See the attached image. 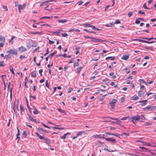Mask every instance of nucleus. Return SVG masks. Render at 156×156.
<instances>
[{
    "label": "nucleus",
    "instance_id": "1",
    "mask_svg": "<svg viewBox=\"0 0 156 156\" xmlns=\"http://www.w3.org/2000/svg\"><path fill=\"white\" fill-rule=\"evenodd\" d=\"M35 134L37 136L39 137L40 139L41 140H44V141L43 142L44 143H46L48 146L51 144V141L50 139H48V138H45L44 136H42L39 134L37 132Z\"/></svg>",
    "mask_w": 156,
    "mask_h": 156
},
{
    "label": "nucleus",
    "instance_id": "2",
    "mask_svg": "<svg viewBox=\"0 0 156 156\" xmlns=\"http://www.w3.org/2000/svg\"><path fill=\"white\" fill-rule=\"evenodd\" d=\"M108 119H111L113 120H116V122H113V121H107L109 122H111L112 123L115 124H117L119 125H121V121H120L117 118H111V117H109L108 118ZM106 122L107 121H106Z\"/></svg>",
    "mask_w": 156,
    "mask_h": 156
},
{
    "label": "nucleus",
    "instance_id": "3",
    "mask_svg": "<svg viewBox=\"0 0 156 156\" xmlns=\"http://www.w3.org/2000/svg\"><path fill=\"white\" fill-rule=\"evenodd\" d=\"M139 115H137L135 116H133L130 118L132 122L134 124L135 123L136 121H140Z\"/></svg>",
    "mask_w": 156,
    "mask_h": 156
},
{
    "label": "nucleus",
    "instance_id": "4",
    "mask_svg": "<svg viewBox=\"0 0 156 156\" xmlns=\"http://www.w3.org/2000/svg\"><path fill=\"white\" fill-rule=\"evenodd\" d=\"M133 41H138L140 42H142L143 43H147L148 44L153 43H156V41H146L145 40H141V39H133Z\"/></svg>",
    "mask_w": 156,
    "mask_h": 156
},
{
    "label": "nucleus",
    "instance_id": "5",
    "mask_svg": "<svg viewBox=\"0 0 156 156\" xmlns=\"http://www.w3.org/2000/svg\"><path fill=\"white\" fill-rule=\"evenodd\" d=\"M156 109V106H153L151 105H149L147 106L145 108H143L144 111H152L153 109Z\"/></svg>",
    "mask_w": 156,
    "mask_h": 156
},
{
    "label": "nucleus",
    "instance_id": "6",
    "mask_svg": "<svg viewBox=\"0 0 156 156\" xmlns=\"http://www.w3.org/2000/svg\"><path fill=\"white\" fill-rule=\"evenodd\" d=\"M91 41L94 43H96L99 42H102L103 41H105L101 39L95 38L94 37H93V39L91 40Z\"/></svg>",
    "mask_w": 156,
    "mask_h": 156
},
{
    "label": "nucleus",
    "instance_id": "7",
    "mask_svg": "<svg viewBox=\"0 0 156 156\" xmlns=\"http://www.w3.org/2000/svg\"><path fill=\"white\" fill-rule=\"evenodd\" d=\"M6 53L8 54H13L14 55H16L17 54V51L14 49H12L7 51Z\"/></svg>",
    "mask_w": 156,
    "mask_h": 156
},
{
    "label": "nucleus",
    "instance_id": "8",
    "mask_svg": "<svg viewBox=\"0 0 156 156\" xmlns=\"http://www.w3.org/2000/svg\"><path fill=\"white\" fill-rule=\"evenodd\" d=\"M106 140L108 142H110L113 144H115L116 142V140L115 139L111 138H107L106 139Z\"/></svg>",
    "mask_w": 156,
    "mask_h": 156
},
{
    "label": "nucleus",
    "instance_id": "9",
    "mask_svg": "<svg viewBox=\"0 0 156 156\" xmlns=\"http://www.w3.org/2000/svg\"><path fill=\"white\" fill-rule=\"evenodd\" d=\"M18 49L20 52H24L27 50V49L25 47L23 46H21V47L19 48Z\"/></svg>",
    "mask_w": 156,
    "mask_h": 156
},
{
    "label": "nucleus",
    "instance_id": "10",
    "mask_svg": "<svg viewBox=\"0 0 156 156\" xmlns=\"http://www.w3.org/2000/svg\"><path fill=\"white\" fill-rule=\"evenodd\" d=\"M129 55H124L122 56L121 59L126 60L129 58Z\"/></svg>",
    "mask_w": 156,
    "mask_h": 156
},
{
    "label": "nucleus",
    "instance_id": "11",
    "mask_svg": "<svg viewBox=\"0 0 156 156\" xmlns=\"http://www.w3.org/2000/svg\"><path fill=\"white\" fill-rule=\"evenodd\" d=\"M0 41L2 42V43H4L5 41V38L4 36L1 35H0Z\"/></svg>",
    "mask_w": 156,
    "mask_h": 156
},
{
    "label": "nucleus",
    "instance_id": "12",
    "mask_svg": "<svg viewBox=\"0 0 156 156\" xmlns=\"http://www.w3.org/2000/svg\"><path fill=\"white\" fill-rule=\"evenodd\" d=\"M139 148L140 149L143 150V151H144L145 152H149L150 151H148V149L147 148H146L143 147H140Z\"/></svg>",
    "mask_w": 156,
    "mask_h": 156
},
{
    "label": "nucleus",
    "instance_id": "13",
    "mask_svg": "<svg viewBox=\"0 0 156 156\" xmlns=\"http://www.w3.org/2000/svg\"><path fill=\"white\" fill-rule=\"evenodd\" d=\"M144 93L143 91H140L138 94V95L139 97H143L144 96Z\"/></svg>",
    "mask_w": 156,
    "mask_h": 156
},
{
    "label": "nucleus",
    "instance_id": "14",
    "mask_svg": "<svg viewBox=\"0 0 156 156\" xmlns=\"http://www.w3.org/2000/svg\"><path fill=\"white\" fill-rule=\"evenodd\" d=\"M53 1V0H52L50 1V2H52ZM49 2V1H46L44 2H43L41 4L40 6H42L43 5H47L46 4L48 3Z\"/></svg>",
    "mask_w": 156,
    "mask_h": 156
},
{
    "label": "nucleus",
    "instance_id": "15",
    "mask_svg": "<svg viewBox=\"0 0 156 156\" xmlns=\"http://www.w3.org/2000/svg\"><path fill=\"white\" fill-rule=\"evenodd\" d=\"M9 69L10 70V71L12 73V74H13L14 75H15V73L14 72L13 69L12 67V66H9Z\"/></svg>",
    "mask_w": 156,
    "mask_h": 156
},
{
    "label": "nucleus",
    "instance_id": "16",
    "mask_svg": "<svg viewBox=\"0 0 156 156\" xmlns=\"http://www.w3.org/2000/svg\"><path fill=\"white\" fill-rule=\"evenodd\" d=\"M26 102H27V107L28 108L29 112H31V108H30L29 107V104H28V100L26 98Z\"/></svg>",
    "mask_w": 156,
    "mask_h": 156
},
{
    "label": "nucleus",
    "instance_id": "17",
    "mask_svg": "<svg viewBox=\"0 0 156 156\" xmlns=\"http://www.w3.org/2000/svg\"><path fill=\"white\" fill-rule=\"evenodd\" d=\"M57 110L58 112H60L61 113H63L64 114H66V112L62 110L61 108H58L57 109Z\"/></svg>",
    "mask_w": 156,
    "mask_h": 156
},
{
    "label": "nucleus",
    "instance_id": "18",
    "mask_svg": "<svg viewBox=\"0 0 156 156\" xmlns=\"http://www.w3.org/2000/svg\"><path fill=\"white\" fill-rule=\"evenodd\" d=\"M28 119L29 120H30L31 121L34 122L35 121V119H33V118L30 115L28 114Z\"/></svg>",
    "mask_w": 156,
    "mask_h": 156
},
{
    "label": "nucleus",
    "instance_id": "19",
    "mask_svg": "<svg viewBox=\"0 0 156 156\" xmlns=\"http://www.w3.org/2000/svg\"><path fill=\"white\" fill-rule=\"evenodd\" d=\"M58 22L59 23H65V22H66L67 21V20H65V19H64V20H58Z\"/></svg>",
    "mask_w": 156,
    "mask_h": 156
},
{
    "label": "nucleus",
    "instance_id": "20",
    "mask_svg": "<svg viewBox=\"0 0 156 156\" xmlns=\"http://www.w3.org/2000/svg\"><path fill=\"white\" fill-rule=\"evenodd\" d=\"M83 25L84 26V27H91V25L90 23H86L84 24H83Z\"/></svg>",
    "mask_w": 156,
    "mask_h": 156
},
{
    "label": "nucleus",
    "instance_id": "21",
    "mask_svg": "<svg viewBox=\"0 0 156 156\" xmlns=\"http://www.w3.org/2000/svg\"><path fill=\"white\" fill-rule=\"evenodd\" d=\"M140 118V122H142V121L140 120H145V117L143 115H141V116L139 115Z\"/></svg>",
    "mask_w": 156,
    "mask_h": 156
},
{
    "label": "nucleus",
    "instance_id": "22",
    "mask_svg": "<svg viewBox=\"0 0 156 156\" xmlns=\"http://www.w3.org/2000/svg\"><path fill=\"white\" fill-rule=\"evenodd\" d=\"M138 81L140 82V83H144L147 85V83L143 79H140L138 80Z\"/></svg>",
    "mask_w": 156,
    "mask_h": 156
},
{
    "label": "nucleus",
    "instance_id": "23",
    "mask_svg": "<svg viewBox=\"0 0 156 156\" xmlns=\"http://www.w3.org/2000/svg\"><path fill=\"white\" fill-rule=\"evenodd\" d=\"M52 18H53V16H51V17L49 16H44V17H41V18H40L39 19H40V20H42V19H45V18H47V19H51Z\"/></svg>",
    "mask_w": 156,
    "mask_h": 156
},
{
    "label": "nucleus",
    "instance_id": "24",
    "mask_svg": "<svg viewBox=\"0 0 156 156\" xmlns=\"http://www.w3.org/2000/svg\"><path fill=\"white\" fill-rule=\"evenodd\" d=\"M31 76L32 77H34V78L36 77V75L34 71H33V72H31Z\"/></svg>",
    "mask_w": 156,
    "mask_h": 156
},
{
    "label": "nucleus",
    "instance_id": "25",
    "mask_svg": "<svg viewBox=\"0 0 156 156\" xmlns=\"http://www.w3.org/2000/svg\"><path fill=\"white\" fill-rule=\"evenodd\" d=\"M118 101L115 99H113L111 101V102H110L111 104H115Z\"/></svg>",
    "mask_w": 156,
    "mask_h": 156
},
{
    "label": "nucleus",
    "instance_id": "26",
    "mask_svg": "<svg viewBox=\"0 0 156 156\" xmlns=\"http://www.w3.org/2000/svg\"><path fill=\"white\" fill-rule=\"evenodd\" d=\"M83 68V67H81L77 68V71L76 72V73H79L80 71H81V69Z\"/></svg>",
    "mask_w": 156,
    "mask_h": 156
},
{
    "label": "nucleus",
    "instance_id": "27",
    "mask_svg": "<svg viewBox=\"0 0 156 156\" xmlns=\"http://www.w3.org/2000/svg\"><path fill=\"white\" fill-rule=\"evenodd\" d=\"M26 3H25L24 4H23V5H18V7H20V6H21L22 8V9H24V8H25L26 6Z\"/></svg>",
    "mask_w": 156,
    "mask_h": 156
},
{
    "label": "nucleus",
    "instance_id": "28",
    "mask_svg": "<svg viewBox=\"0 0 156 156\" xmlns=\"http://www.w3.org/2000/svg\"><path fill=\"white\" fill-rule=\"evenodd\" d=\"M142 38L143 39L147 40L148 41H150V40H151L154 39V37H151L150 38H147V37H144V38Z\"/></svg>",
    "mask_w": 156,
    "mask_h": 156
},
{
    "label": "nucleus",
    "instance_id": "29",
    "mask_svg": "<svg viewBox=\"0 0 156 156\" xmlns=\"http://www.w3.org/2000/svg\"><path fill=\"white\" fill-rule=\"evenodd\" d=\"M139 98V97L138 96H136V97H134V96H133L131 97V99L132 100H136Z\"/></svg>",
    "mask_w": 156,
    "mask_h": 156
},
{
    "label": "nucleus",
    "instance_id": "30",
    "mask_svg": "<svg viewBox=\"0 0 156 156\" xmlns=\"http://www.w3.org/2000/svg\"><path fill=\"white\" fill-rule=\"evenodd\" d=\"M91 27H92V29H95V30H101V29H98V28H96V27H95L94 26H93V25H92L91 26Z\"/></svg>",
    "mask_w": 156,
    "mask_h": 156
},
{
    "label": "nucleus",
    "instance_id": "31",
    "mask_svg": "<svg viewBox=\"0 0 156 156\" xmlns=\"http://www.w3.org/2000/svg\"><path fill=\"white\" fill-rule=\"evenodd\" d=\"M5 66V64L4 63L3 61L0 62V67H4Z\"/></svg>",
    "mask_w": 156,
    "mask_h": 156
},
{
    "label": "nucleus",
    "instance_id": "32",
    "mask_svg": "<svg viewBox=\"0 0 156 156\" xmlns=\"http://www.w3.org/2000/svg\"><path fill=\"white\" fill-rule=\"evenodd\" d=\"M121 134H117V133H113V136H116V137L119 138H121V137H120V136Z\"/></svg>",
    "mask_w": 156,
    "mask_h": 156
},
{
    "label": "nucleus",
    "instance_id": "33",
    "mask_svg": "<svg viewBox=\"0 0 156 156\" xmlns=\"http://www.w3.org/2000/svg\"><path fill=\"white\" fill-rule=\"evenodd\" d=\"M109 79L108 78H106L105 79L103 80V81L106 83H109Z\"/></svg>",
    "mask_w": 156,
    "mask_h": 156
},
{
    "label": "nucleus",
    "instance_id": "34",
    "mask_svg": "<svg viewBox=\"0 0 156 156\" xmlns=\"http://www.w3.org/2000/svg\"><path fill=\"white\" fill-rule=\"evenodd\" d=\"M114 24L112 23H110L108 24H106L105 25V26L106 27H112L113 25Z\"/></svg>",
    "mask_w": 156,
    "mask_h": 156
},
{
    "label": "nucleus",
    "instance_id": "35",
    "mask_svg": "<svg viewBox=\"0 0 156 156\" xmlns=\"http://www.w3.org/2000/svg\"><path fill=\"white\" fill-rule=\"evenodd\" d=\"M33 113L34 114L37 115L39 113V112L37 109H35L34 111H33Z\"/></svg>",
    "mask_w": 156,
    "mask_h": 156
},
{
    "label": "nucleus",
    "instance_id": "36",
    "mask_svg": "<svg viewBox=\"0 0 156 156\" xmlns=\"http://www.w3.org/2000/svg\"><path fill=\"white\" fill-rule=\"evenodd\" d=\"M20 111H24V110L23 106L22 105L20 106Z\"/></svg>",
    "mask_w": 156,
    "mask_h": 156
},
{
    "label": "nucleus",
    "instance_id": "37",
    "mask_svg": "<svg viewBox=\"0 0 156 156\" xmlns=\"http://www.w3.org/2000/svg\"><path fill=\"white\" fill-rule=\"evenodd\" d=\"M109 104L111 105L112 108L113 109L114 108L115 105V104H111V103H110Z\"/></svg>",
    "mask_w": 156,
    "mask_h": 156
},
{
    "label": "nucleus",
    "instance_id": "38",
    "mask_svg": "<svg viewBox=\"0 0 156 156\" xmlns=\"http://www.w3.org/2000/svg\"><path fill=\"white\" fill-rule=\"evenodd\" d=\"M142 103H142V104H140L139 105H138V106L140 105L142 107V106L145 105L147 104L146 102H142Z\"/></svg>",
    "mask_w": 156,
    "mask_h": 156
},
{
    "label": "nucleus",
    "instance_id": "39",
    "mask_svg": "<svg viewBox=\"0 0 156 156\" xmlns=\"http://www.w3.org/2000/svg\"><path fill=\"white\" fill-rule=\"evenodd\" d=\"M47 39L48 40L49 44H52L54 43V41H51L48 38H47Z\"/></svg>",
    "mask_w": 156,
    "mask_h": 156
},
{
    "label": "nucleus",
    "instance_id": "40",
    "mask_svg": "<svg viewBox=\"0 0 156 156\" xmlns=\"http://www.w3.org/2000/svg\"><path fill=\"white\" fill-rule=\"evenodd\" d=\"M145 48L146 49L151 50L152 51H153V50L152 49H151V47L146 46L145 47Z\"/></svg>",
    "mask_w": 156,
    "mask_h": 156
},
{
    "label": "nucleus",
    "instance_id": "41",
    "mask_svg": "<svg viewBox=\"0 0 156 156\" xmlns=\"http://www.w3.org/2000/svg\"><path fill=\"white\" fill-rule=\"evenodd\" d=\"M3 8L5 10V11H8V9L7 8V7L5 5H3L2 6Z\"/></svg>",
    "mask_w": 156,
    "mask_h": 156
},
{
    "label": "nucleus",
    "instance_id": "42",
    "mask_svg": "<svg viewBox=\"0 0 156 156\" xmlns=\"http://www.w3.org/2000/svg\"><path fill=\"white\" fill-rule=\"evenodd\" d=\"M120 21L119 20H117L115 21V23H113L114 24L120 23Z\"/></svg>",
    "mask_w": 156,
    "mask_h": 156
},
{
    "label": "nucleus",
    "instance_id": "43",
    "mask_svg": "<svg viewBox=\"0 0 156 156\" xmlns=\"http://www.w3.org/2000/svg\"><path fill=\"white\" fill-rule=\"evenodd\" d=\"M49 49L48 48H47L46 50V52L44 54V56L46 55L49 53Z\"/></svg>",
    "mask_w": 156,
    "mask_h": 156
},
{
    "label": "nucleus",
    "instance_id": "44",
    "mask_svg": "<svg viewBox=\"0 0 156 156\" xmlns=\"http://www.w3.org/2000/svg\"><path fill=\"white\" fill-rule=\"evenodd\" d=\"M133 15V12H130L128 13V16L129 17H131Z\"/></svg>",
    "mask_w": 156,
    "mask_h": 156
},
{
    "label": "nucleus",
    "instance_id": "45",
    "mask_svg": "<svg viewBox=\"0 0 156 156\" xmlns=\"http://www.w3.org/2000/svg\"><path fill=\"white\" fill-rule=\"evenodd\" d=\"M41 124L42 125L45 127L48 128V129H50V127H49L46 125H45L44 123H41Z\"/></svg>",
    "mask_w": 156,
    "mask_h": 156
},
{
    "label": "nucleus",
    "instance_id": "46",
    "mask_svg": "<svg viewBox=\"0 0 156 156\" xmlns=\"http://www.w3.org/2000/svg\"><path fill=\"white\" fill-rule=\"evenodd\" d=\"M101 135V134L99 135H96L94 136L95 138H100V137Z\"/></svg>",
    "mask_w": 156,
    "mask_h": 156
},
{
    "label": "nucleus",
    "instance_id": "47",
    "mask_svg": "<svg viewBox=\"0 0 156 156\" xmlns=\"http://www.w3.org/2000/svg\"><path fill=\"white\" fill-rule=\"evenodd\" d=\"M139 20H140L139 19H138V18H137L135 22V23L136 24L140 23V21H139Z\"/></svg>",
    "mask_w": 156,
    "mask_h": 156
},
{
    "label": "nucleus",
    "instance_id": "48",
    "mask_svg": "<svg viewBox=\"0 0 156 156\" xmlns=\"http://www.w3.org/2000/svg\"><path fill=\"white\" fill-rule=\"evenodd\" d=\"M45 86L49 88V84L48 83V80H47L46 81L45 83Z\"/></svg>",
    "mask_w": 156,
    "mask_h": 156
},
{
    "label": "nucleus",
    "instance_id": "49",
    "mask_svg": "<svg viewBox=\"0 0 156 156\" xmlns=\"http://www.w3.org/2000/svg\"><path fill=\"white\" fill-rule=\"evenodd\" d=\"M23 135H24L25 136V137L27 136V131L25 130L23 132Z\"/></svg>",
    "mask_w": 156,
    "mask_h": 156
},
{
    "label": "nucleus",
    "instance_id": "50",
    "mask_svg": "<svg viewBox=\"0 0 156 156\" xmlns=\"http://www.w3.org/2000/svg\"><path fill=\"white\" fill-rule=\"evenodd\" d=\"M143 7L145 9H150L149 8H148V7H147V6H146V3L144 4L143 5Z\"/></svg>",
    "mask_w": 156,
    "mask_h": 156
},
{
    "label": "nucleus",
    "instance_id": "51",
    "mask_svg": "<svg viewBox=\"0 0 156 156\" xmlns=\"http://www.w3.org/2000/svg\"><path fill=\"white\" fill-rule=\"evenodd\" d=\"M13 88H12L10 89V98L11 99H12V89Z\"/></svg>",
    "mask_w": 156,
    "mask_h": 156
},
{
    "label": "nucleus",
    "instance_id": "52",
    "mask_svg": "<svg viewBox=\"0 0 156 156\" xmlns=\"http://www.w3.org/2000/svg\"><path fill=\"white\" fill-rule=\"evenodd\" d=\"M83 132H81V131H79V132L78 133L76 134V135L77 136H79L81 135L82 133H83Z\"/></svg>",
    "mask_w": 156,
    "mask_h": 156
},
{
    "label": "nucleus",
    "instance_id": "53",
    "mask_svg": "<svg viewBox=\"0 0 156 156\" xmlns=\"http://www.w3.org/2000/svg\"><path fill=\"white\" fill-rule=\"evenodd\" d=\"M62 35L63 37H66L68 36V35L66 33H62Z\"/></svg>",
    "mask_w": 156,
    "mask_h": 156
},
{
    "label": "nucleus",
    "instance_id": "54",
    "mask_svg": "<svg viewBox=\"0 0 156 156\" xmlns=\"http://www.w3.org/2000/svg\"><path fill=\"white\" fill-rule=\"evenodd\" d=\"M58 56H63L64 58H66L67 57V55H66V53L64 54L63 55H58Z\"/></svg>",
    "mask_w": 156,
    "mask_h": 156
},
{
    "label": "nucleus",
    "instance_id": "55",
    "mask_svg": "<svg viewBox=\"0 0 156 156\" xmlns=\"http://www.w3.org/2000/svg\"><path fill=\"white\" fill-rule=\"evenodd\" d=\"M66 136L64 134V135L63 136H61L60 137V138L61 139H65L66 138Z\"/></svg>",
    "mask_w": 156,
    "mask_h": 156
},
{
    "label": "nucleus",
    "instance_id": "56",
    "mask_svg": "<svg viewBox=\"0 0 156 156\" xmlns=\"http://www.w3.org/2000/svg\"><path fill=\"white\" fill-rule=\"evenodd\" d=\"M37 130L39 131H41L42 132H44V129L43 128H37Z\"/></svg>",
    "mask_w": 156,
    "mask_h": 156
},
{
    "label": "nucleus",
    "instance_id": "57",
    "mask_svg": "<svg viewBox=\"0 0 156 156\" xmlns=\"http://www.w3.org/2000/svg\"><path fill=\"white\" fill-rule=\"evenodd\" d=\"M73 89V88H69L68 89V93H70L71 92V91Z\"/></svg>",
    "mask_w": 156,
    "mask_h": 156
},
{
    "label": "nucleus",
    "instance_id": "58",
    "mask_svg": "<svg viewBox=\"0 0 156 156\" xmlns=\"http://www.w3.org/2000/svg\"><path fill=\"white\" fill-rule=\"evenodd\" d=\"M43 69H41L39 70V73L40 74V76H42V73L43 72Z\"/></svg>",
    "mask_w": 156,
    "mask_h": 156
},
{
    "label": "nucleus",
    "instance_id": "59",
    "mask_svg": "<svg viewBox=\"0 0 156 156\" xmlns=\"http://www.w3.org/2000/svg\"><path fill=\"white\" fill-rule=\"evenodd\" d=\"M138 14H142L144 15H145V13L144 12H142L141 11V10L139 11L138 12Z\"/></svg>",
    "mask_w": 156,
    "mask_h": 156
},
{
    "label": "nucleus",
    "instance_id": "60",
    "mask_svg": "<svg viewBox=\"0 0 156 156\" xmlns=\"http://www.w3.org/2000/svg\"><path fill=\"white\" fill-rule=\"evenodd\" d=\"M129 118V116L123 117L121 119L122 120H126L127 119V118Z\"/></svg>",
    "mask_w": 156,
    "mask_h": 156
},
{
    "label": "nucleus",
    "instance_id": "61",
    "mask_svg": "<svg viewBox=\"0 0 156 156\" xmlns=\"http://www.w3.org/2000/svg\"><path fill=\"white\" fill-rule=\"evenodd\" d=\"M123 135H125L126 136H129V133H123L122 134H121L120 135L121 136H122Z\"/></svg>",
    "mask_w": 156,
    "mask_h": 156
},
{
    "label": "nucleus",
    "instance_id": "62",
    "mask_svg": "<svg viewBox=\"0 0 156 156\" xmlns=\"http://www.w3.org/2000/svg\"><path fill=\"white\" fill-rule=\"evenodd\" d=\"M132 79V76H129V77L126 78L125 80H128V79Z\"/></svg>",
    "mask_w": 156,
    "mask_h": 156
},
{
    "label": "nucleus",
    "instance_id": "63",
    "mask_svg": "<svg viewBox=\"0 0 156 156\" xmlns=\"http://www.w3.org/2000/svg\"><path fill=\"white\" fill-rule=\"evenodd\" d=\"M83 2L82 1H80L79 2H78L77 3V4H78V5H82L83 3Z\"/></svg>",
    "mask_w": 156,
    "mask_h": 156
},
{
    "label": "nucleus",
    "instance_id": "64",
    "mask_svg": "<svg viewBox=\"0 0 156 156\" xmlns=\"http://www.w3.org/2000/svg\"><path fill=\"white\" fill-rule=\"evenodd\" d=\"M55 54V53L54 52H53L51 54H50L48 56H50L51 58Z\"/></svg>",
    "mask_w": 156,
    "mask_h": 156
}]
</instances>
